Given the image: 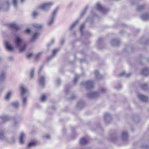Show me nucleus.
<instances>
[{
	"instance_id": "nucleus-54",
	"label": "nucleus",
	"mask_w": 149,
	"mask_h": 149,
	"mask_svg": "<svg viewBox=\"0 0 149 149\" xmlns=\"http://www.w3.org/2000/svg\"><path fill=\"white\" fill-rule=\"evenodd\" d=\"M9 59L10 60H12L13 59V57H12V56H10V57H9Z\"/></svg>"
},
{
	"instance_id": "nucleus-41",
	"label": "nucleus",
	"mask_w": 149,
	"mask_h": 149,
	"mask_svg": "<svg viewBox=\"0 0 149 149\" xmlns=\"http://www.w3.org/2000/svg\"><path fill=\"white\" fill-rule=\"evenodd\" d=\"M79 77V76L78 75H76L75 77L74 78V83H76Z\"/></svg>"
},
{
	"instance_id": "nucleus-15",
	"label": "nucleus",
	"mask_w": 149,
	"mask_h": 149,
	"mask_svg": "<svg viewBox=\"0 0 149 149\" xmlns=\"http://www.w3.org/2000/svg\"><path fill=\"white\" fill-rule=\"evenodd\" d=\"M121 137L123 141H126L128 137V135L127 132L126 131L123 132L121 134Z\"/></svg>"
},
{
	"instance_id": "nucleus-32",
	"label": "nucleus",
	"mask_w": 149,
	"mask_h": 149,
	"mask_svg": "<svg viewBox=\"0 0 149 149\" xmlns=\"http://www.w3.org/2000/svg\"><path fill=\"white\" fill-rule=\"evenodd\" d=\"M12 105L15 108H17L19 106V104L17 102H13L12 103Z\"/></svg>"
},
{
	"instance_id": "nucleus-29",
	"label": "nucleus",
	"mask_w": 149,
	"mask_h": 149,
	"mask_svg": "<svg viewBox=\"0 0 149 149\" xmlns=\"http://www.w3.org/2000/svg\"><path fill=\"white\" fill-rule=\"evenodd\" d=\"M88 8V6H86L84 10L81 13L80 17H82L83 15L86 13V11Z\"/></svg>"
},
{
	"instance_id": "nucleus-43",
	"label": "nucleus",
	"mask_w": 149,
	"mask_h": 149,
	"mask_svg": "<svg viewBox=\"0 0 149 149\" xmlns=\"http://www.w3.org/2000/svg\"><path fill=\"white\" fill-rule=\"evenodd\" d=\"M55 41V40L54 39H52L51 40V43H48L47 45V47L49 48L50 46L54 43Z\"/></svg>"
},
{
	"instance_id": "nucleus-24",
	"label": "nucleus",
	"mask_w": 149,
	"mask_h": 149,
	"mask_svg": "<svg viewBox=\"0 0 149 149\" xmlns=\"http://www.w3.org/2000/svg\"><path fill=\"white\" fill-rule=\"evenodd\" d=\"M6 73L4 72H1L0 75V83L3 81L4 80L5 77Z\"/></svg>"
},
{
	"instance_id": "nucleus-52",
	"label": "nucleus",
	"mask_w": 149,
	"mask_h": 149,
	"mask_svg": "<svg viewBox=\"0 0 149 149\" xmlns=\"http://www.w3.org/2000/svg\"><path fill=\"white\" fill-rule=\"evenodd\" d=\"M64 42V40H62L61 42V44H63Z\"/></svg>"
},
{
	"instance_id": "nucleus-21",
	"label": "nucleus",
	"mask_w": 149,
	"mask_h": 149,
	"mask_svg": "<svg viewBox=\"0 0 149 149\" xmlns=\"http://www.w3.org/2000/svg\"><path fill=\"white\" fill-rule=\"evenodd\" d=\"M142 19L144 21L148 20L149 19V14L148 13H145L141 16Z\"/></svg>"
},
{
	"instance_id": "nucleus-30",
	"label": "nucleus",
	"mask_w": 149,
	"mask_h": 149,
	"mask_svg": "<svg viewBox=\"0 0 149 149\" xmlns=\"http://www.w3.org/2000/svg\"><path fill=\"white\" fill-rule=\"evenodd\" d=\"M78 22L79 20H77L75 22H74L70 27V30H72L75 27Z\"/></svg>"
},
{
	"instance_id": "nucleus-18",
	"label": "nucleus",
	"mask_w": 149,
	"mask_h": 149,
	"mask_svg": "<svg viewBox=\"0 0 149 149\" xmlns=\"http://www.w3.org/2000/svg\"><path fill=\"white\" fill-rule=\"evenodd\" d=\"M5 43L6 48L8 50L11 51L13 50V47L9 45L8 42L6 41Z\"/></svg>"
},
{
	"instance_id": "nucleus-35",
	"label": "nucleus",
	"mask_w": 149,
	"mask_h": 149,
	"mask_svg": "<svg viewBox=\"0 0 149 149\" xmlns=\"http://www.w3.org/2000/svg\"><path fill=\"white\" fill-rule=\"evenodd\" d=\"M13 2L14 8H17L18 6L17 0H13Z\"/></svg>"
},
{
	"instance_id": "nucleus-51",
	"label": "nucleus",
	"mask_w": 149,
	"mask_h": 149,
	"mask_svg": "<svg viewBox=\"0 0 149 149\" xmlns=\"http://www.w3.org/2000/svg\"><path fill=\"white\" fill-rule=\"evenodd\" d=\"M60 82H61V81L59 79H58L57 80V81H56L57 84H59Z\"/></svg>"
},
{
	"instance_id": "nucleus-4",
	"label": "nucleus",
	"mask_w": 149,
	"mask_h": 149,
	"mask_svg": "<svg viewBox=\"0 0 149 149\" xmlns=\"http://www.w3.org/2000/svg\"><path fill=\"white\" fill-rule=\"evenodd\" d=\"M58 10V8H56L52 12L50 19L47 23V25L48 26H51L54 23Z\"/></svg>"
},
{
	"instance_id": "nucleus-25",
	"label": "nucleus",
	"mask_w": 149,
	"mask_h": 149,
	"mask_svg": "<svg viewBox=\"0 0 149 149\" xmlns=\"http://www.w3.org/2000/svg\"><path fill=\"white\" fill-rule=\"evenodd\" d=\"M58 50L57 49H55L53 50V53H52V55L49 57L47 58V60H50L51 58L54 57L56 54V53L58 51Z\"/></svg>"
},
{
	"instance_id": "nucleus-44",
	"label": "nucleus",
	"mask_w": 149,
	"mask_h": 149,
	"mask_svg": "<svg viewBox=\"0 0 149 149\" xmlns=\"http://www.w3.org/2000/svg\"><path fill=\"white\" fill-rule=\"evenodd\" d=\"M33 54L32 53H29L27 56V57L28 58H30L32 56Z\"/></svg>"
},
{
	"instance_id": "nucleus-7",
	"label": "nucleus",
	"mask_w": 149,
	"mask_h": 149,
	"mask_svg": "<svg viewBox=\"0 0 149 149\" xmlns=\"http://www.w3.org/2000/svg\"><path fill=\"white\" fill-rule=\"evenodd\" d=\"M22 119V117L20 116H18L16 117L14 119L13 123V127H15L18 124Z\"/></svg>"
},
{
	"instance_id": "nucleus-36",
	"label": "nucleus",
	"mask_w": 149,
	"mask_h": 149,
	"mask_svg": "<svg viewBox=\"0 0 149 149\" xmlns=\"http://www.w3.org/2000/svg\"><path fill=\"white\" fill-rule=\"evenodd\" d=\"M27 103V98L26 97L23 98L22 100V105L24 107L25 106Z\"/></svg>"
},
{
	"instance_id": "nucleus-20",
	"label": "nucleus",
	"mask_w": 149,
	"mask_h": 149,
	"mask_svg": "<svg viewBox=\"0 0 149 149\" xmlns=\"http://www.w3.org/2000/svg\"><path fill=\"white\" fill-rule=\"evenodd\" d=\"M39 33H35L32 38L31 39V41L32 42H34L38 38L39 36Z\"/></svg>"
},
{
	"instance_id": "nucleus-27",
	"label": "nucleus",
	"mask_w": 149,
	"mask_h": 149,
	"mask_svg": "<svg viewBox=\"0 0 149 149\" xmlns=\"http://www.w3.org/2000/svg\"><path fill=\"white\" fill-rule=\"evenodd\" d=\"M95 77L97 79H102L101 76L99 74L98 71L97 70H96L95 72Z\"/></svg>"
},
{
	"instance_id": "nucleus-10",
	"label": "nucleus",
	"mask_w": 149,
	"mask_h": 149,
	"mask_svg": "<svg viewBox=\"0 0 149 149\" xmlns=\"http://www.w3.org/2000/svg\"><path fill=\"white\" fill-rule=\"evenodd\" d=\"M137 96L139 99L143 102H146L148 100V97L144 95L139 93Z\"/></svg>"
},
{
	"instance_id": "nucleus-49",
	"label": "nucleus",
	"mask_w": 149,
	"mask_h": 149,
	"mask_svg": "<svg viewBox=\"0 0 149 149\" xmlns=\"http://www.w3.org/2000/svg\"><path fill=\"white\" fill-rule=\"evenodd\" d=\"M25 32L27 33H29L30 32V30L29 29H27L25 30Z\"/></svg>"
},
{
	"instance_id": "nucleus-38",
	"label": "nucleus",
	"mask_w": 149,
	"mask_h": 149,
	"mask_svg": "<svg viewBox=\"0 0 149 149\" xmlns=\"http://www.w3.org/2000/svg\"><path fill=\"white\" fill-rule=\"evenodd\" d=\"M34 71L35 68H34L31 69L30 72V77L31 78H32L34 76Z\"/></svg>"
},
{
	"instance_id": "nucleus-3",
	"label": "nucleus",
	"mask_w": 149,
	"mask_h": 149,
	"mask_svg": "<svg viewBox=\"0 0 149 149\" xmlns=\"http://www.w3.org/2000/svg\"><path fill=\"white\" fill-rule=\"evenodd\" d=\"M5 131L3 130H0V140L8 142H13L15 139L14 137L12 138V141H10L9 138L5 136Z\"/></svg>"
},
{
	"instance_id": "nucleus-53",
	"label": "nucleus",
	"mask_w": 149,
	"mask_h": 149,
	"mask_svg": "<svg viewBox=\"0 0 149 149\" xmlns=\"http://www.w3.org/2000/svg\"><path fill=\"white\" fill-rule=\"evenodd\" d=\"M75 97V96L74 95H72L71 96V99H74Z\"/></svg>"
},
{
	"instance_id": "nucleus-19",
	"label": "nucleus",
	"mask_w": 149,
	"mask_h": 149,
	"mask_svg": "<svg viewBox=\"0 0 149 149\" xmlns=\"http://www.w3.org/2000/svg\"><path fill=\"white\" fill-rule=\"evenodd\" d=\"M9 27L11 29H15L16 31L19 29L18 26L15 24H10L9 25Z\"/></svg>"
},
{
	"instance_id": "nucleus-37",
	"label": "nucleus",
	"mask_w": 149,
	"mask_h": 149,
	"mask_svg": "<svg viewBox=\"0 0 149 149\" xmlns=\"http://www.w3.org/2000/svg\"><path fill=\"white\" fill-rule=\"evenodd\" d=\"M36 145V143L34 142H30L29 143L28 145V147H31L33 146H34Z\"/></svg>"
},
{
	"instance_id": "nucleus-22",
	"label": "nucleus",
	"mask_w": 149,
	"mask_h": 149,
	"mask_svg": "<svg viewBox=\"0 0 149 149\" xmlns=\"http://www.w3.org/2000/svg\"><path fill=\"white\" fill-rule=\"evenodd\" d=\"M10 6V3L7 0L3 6V7L6 10L8 9Z\"/></svg>"
},
{
	"instance_id": "nucleus-14",
	"label": "nucleus",
	"mask_w": 149,
	"mask_h": 149,
	"mask_svg": "<svg viewBox=\"0 0 149 149\" xmlns=\"http://www.w3.org/2000/svg\"><path fill=\"white\" fill-rule=\"evenodd\" d=\"M141 73L145 76L149 75V69L148 68H144L141 71Z\"/></svg>"
},
{
	"instance_id": "nucleus-55",
	"label": "nucleus",
	"mask_w": 149,
	"mask_h": 149,
	"mask_svg": "<svg viewBox=\"0 0 149 149\" xmlns=\"http://www.w3.org/2000/svg\"><path fill=\"white\" fill-rule=\"evenodd\" d=\"M121 87V86L120 85H119V87H116V88L117 89H119V88H120Z\"/></svg>"
},
{
	"instance_id": "nucleus-42",
	"label": "nucleus",
	"mask_w": 149,
	"mask_h": 149,
	"mask_svg": "<svg viewBox=\"0 0 149 149\" xmlns=\"http://www.w3.org/2000/svg\"><path fill=\"white\" fill-rule=\"evenodd\" d=\"M42 52H40L37 54L36 56V60H37L40 56L42 54Z\"/></svg>"
},
{
	"instance_id": "nucleus-50",
	"label": "nucleus",
	"mask_w": 149,
	"mask_h": 149,
	"mask_svg": "<svg viewBox=\"0 0 149 149\" xmlns=\"http://www.w3.org/2000/svg\"><path fill=\"white\" fill-rule=\"evenodd\" d=\"M45 138L47 139H49L50 138V136L49 135H47L45 136Z\"/></svg>"
},
{
	"instance_id": "nucleus-12",
	"label": "nucleus",
	"mask_w": 149,
	"mask_h": 149,
	"mask_svg": "<svg viewBox=\"0 0 149 149\" xmlns=\"http://www.w3.org/2000/svg\"><path fill=\"white\" fill-rule=\"evenodd\" d=\"M38 77V80L39 83L40 85L43 86L45 83V77L43 76H40L39 75Z\"/></svg>"
},
{
	"instance_id": "nucleus-39",
	"label": "nucleus",
	"mask_w": 149,
	"mask_h": 149,
	"mask_svg": "<svg viewBox=\"0 0 149 149\" xmlns=\"http://www.w3.org/2000/svg\"><path fill=\"white\" fill-rule=\"evenodd\" d=\"M46 97L45 95H43L42 96L41 98V101L42 102H44L46 100Z\"/></svg>"
},
{
	"instance_id": "nucleus-2",
	"label": "nucleus",
	"mask_w": 149,
	"mask_h": 149,
	"mask_svg": "<svg viewBox=\"0 0 149 149\" xmlns=\"http://www.w3.org/2000/svg\"><path fill=\"white\" fill-rule=\"evenodd\" d=\"M54 4L52 2L44 3L40 4L39 8L45 12H47Z\"/></svg>"
},
{
	"instance_id": "nucleus-56",
	"label": "nucleus",
	"mask_w": 149,
	"mask_h": 149,
	"mask_svg": "<svg viewBox=\"0 0 149 149\" xmlns=\"http://www.w3.org/2000/svg\"><path fill=\"white\" fill-rule=\"evenodd\" d=\"M24 1V0H21V2L22 3Z\"/></svg>"
},
{
	"instance_id": "nucleus-31",
	"label": "nucleus",
	"mask_w": 149,
	"mask_h": 149,
	"mask_svg": "<svg viewBox=\"0 0 149 149\" xmlns=\"http://www.w3.org/2000/svg\"><path fill=\"white\" fill-rule=\"evenodd\" d=\"M33 26L37 29H40L42 27L43 25L41 24H35Z\"/></svg>"
},
{
	"instance_id": "nucleus-16",
	"label": "nucleus",
	"mask_w": 149,
	"mask_h": 149,
	"mask_svg": "<svg viewBox=\"0 0 149 149\" xmlns=\"http://www.w3.org/2000/svg\"><path fill=\"white\" fill-rule=\"evenodd\" d=\"M120 41L117 39H113L111 41V43L112 45L116 46L119 45Z\"/></svg>"
},
{
	"instance_id": "nucleus-47",
	"label": "nucleus",
	"mask_w": 149,
	"mask_h": 149,
	"mask_svg": "<svg viewBox=\"0 0 149 149\" xmlns=\"http://www.w3.org/2000/svg\"><path fill=\"white\" fill-rule=\"evenodd\" d=\"M32 15L33 17H35L38 15V13L36 12H34L33 13Z\"/></svg>"
},
{
	"instance_id": "nucleus-9",
	"label": "nucleus",
	"mask_w": 149,
	"mask_h": 149,
	"mask_svg": "<svg viewBox=\"0 0 149 149\" xmlns=\"http://www.w3.org/2000/svg\"><path fill=\"white\" fill-rule=\"evenodd\" d=\"M96 8L98 10L103 13H104L105 11H106V9L99 3H97L96 4Z\"/></svg>"
},
{
	"instance_id": "nucleus-23",
	"label": "nucleus",
	"mask_w": 149,
	"mask_h": 149,
	"mask_svg": "<svg viewBox=\"0 0 149 149\" xmlns=\"http://www.w3.org/2000/svg\"><path fill=\"white\" fill-rule=\"evenodd\" d=\"M88 142V139L85 138H83L80 140V143L81 145H83L86 144Z\"/></svg>"
},
{
	"instance_id": "nucleus-26",
	"label": "nucleus",
	"mask_w": 149,
	"mask_h": 149,
	"mask_svg": "<svg viewBox=\"0 0 149 149\" xmlns=\"http://www.w3.org/2000/svg\"><path fill=\"white\" fill-rule=\"evenodd\" d=\"M12 94V92L11 91H9L8 92L5 96V99L7 100H9L11 97Z\"/></svg>"
},
{
	"instance_id": "nucleus-33",
	"label": "nucleus",
	"mask_w": 149,
	"mask_h": 149,
	"mask_svg": "<svg viewBox=\"0 0 149 149\" xmlns=\"http://www.w3.org/2000/svg\"><path fill=\"white\" fill-rule=\"evenodd\" d=\"M131 75V74H126L125 72H123L120 74V76H124L126 77H128Z\"/></svg>"
},
{
	"instance_id": "nucleus-57",
	"label": "nucleus",
	"mask_w": 149,
	"mask_h": 149,
	"mask_svg": "<svg viewBox=\"0 0 149 149\" xmlns=\"http://www.w3.org/2000/svg\"><path fill=\"white\" fill-rule=\"evenodd\" d=\"M1 5H0V8H1Z\"/></svg>"
},
{
	"instance_id": "nucleus-46",
	"label": "nucleus",
	"mask_w": 149,
	"mask_h": 149,
	"mask_svg": "<svg viewBox=\"0 0 149 149\" xmlns=\"http://www.w3.org/2000/svg\"><path fill=\"white\" fill-rule=\"evenodd\" d=\"M100 91L103 93H105L106 91V90L105 88H102L101 89Z\"/></svg>"
},
{
	"instance_id": "nucleus-28",
	"label": "nucleus",
	"mask_w": 149,
	"mask_h": 149,
	"mask_svg": "<svg viewBox=\"0 0 149 149\" xmlns=\"http://www.w3.org/2000/svg\"><path fill=\"white\" fill-rule=\"evenodd\" d=\"M148 84L146 83H144L142 85V89L144 90L147 91L148 88Z\"/></svg>"
},
{
	"instance_id": "nucleus-34",
	"label": "nucleus",
	"mask_w": 149,
	"mask_h": 149,
	"mask_svg": "<svg viewBox=\"0 0 149 149\" xmlns=\"http://www.w3.org/2000/svg\"><path fill=\"white\" fill-rule=\"evenodd\" d=\"M145 7V6L144 5H140L138 6L137 8V10L138 11H140L143 9Z\"/></svg>"
},
{
	"instance_id": "nucleus-13",
	"label": "nucleus",
	"mask_w": 149,
	"mask_h": 149,
	"mask_svg": "<svg viewBox=\"0 0 149 149\" xmlns=\"http://www.w3.org/2000/svg\"><path fill=\"white\" fill-rule=\"evenodd\" d=\"M20 90L22 95H24L27 91V89L25 86L23 84H21L20 86Z\"/></svg>"
},
{
	"instance_id": "nucleus-17",
	"label": "nucleus",
	"mask_w": 149,
	"mask_h": 149,
	"mask_svg": "<svg viewBox=\"0 0 149 149\" xmlns=\"http://www.w3.org/2000/svg\"><path fill=\"white\" fill-rule=\"evenodd\" d=\"M25 136V134L24 133L22 132L21 133L19 137V143L21 144H23L24 142V139Z\"/></svg>"
},
{
	"instance_id": "nucleus-48",
	"label": "nucleus",
	"mask_w": 149,
	"mask_h": 149,
	"mask_svg": "<svg viewBox=\"0 0 149 149\" xmlns=\"http://www.w3.org/2000/svg\"><path fill=\"white\" fill-rule=\"evenodd\" d=\"M83 104V103L82 102H79L77 103V105L78 106V107H79L80 106H81V105H82Z\"/></svg>"
},
{
	"instance_id": "nucleus-40",
	"label": "nucleus",
	"mask_w": 149,
	"mask_h": 149,
	"mask_svg": "<svg viewBox=\"0 0 149 149\" xmlns=\"http://www.w3.org/2000/svg\"><path fill=\"white\" fill-rule=\"evenodd\" d=\"M85 26L84 24H82L80 27V31L81 33V35H82L83 32V29Z\"/></svg>"
},
{
	"instance_id": "nucleus-11",
	"label": "nucleus",
	"mask_w": 149,
	"mask_h": 149,
	"mask_svg": "<svg viewBox=\"0 0 149 149\" xmlns=\"http://www.w3.org/2000/svg\"><path fill=\"white\" fill-rule=\"evenodd\" d=\"M0 119L2 121V123H5L10 119V118L7 115H3L0 116Z\"/></svg>"
},
{
	"instance_id": "nucleus-6",
	"label": "nucleus",
	"mask_w": 149,
	"mask_h": 149,
	"mask_svg": "<svg viewBox=\"0 0 149 149\" xmlns=\"http://www.w3.org/2000/svg\"><path fill=\"white\" fill-rule=\"evenodd\" d=\"M99 95V93L97 92H90L87 95V97L89 98H95L98 96Z\"/></svg>"
},
{
	"instance_id": "nucleus-8",
	"label": "nucleus",
	"mask_w": 149,
	"mask_h": 149,
	"mask_svg": "<svg viewBox=\"0 0 149 149\" xmlns=\"http://www.w3.org/2000/svg\"><path fill=\"white\" fill-rule=\"evenodd\" d=\"M104 118L105 123H109L111 121V115L108 113H105L104 115Z\"/></svg>"
},
{
	"instance_id": "nucleus-5",
	"label": "nucleus",
	"mask_w": 149,
	"mask_h": 149,
	"mask_svg": "<svg viewBox=\"0 0 149 149\" xmlns=\"http://www.w3.org/2000/svg\"><path fill=\"white\" fill-rule=\"evenodd\" d=\"M81 84L84 86L87 89L92 88L94 86V84L93 81L91 80L83 81L81 83Z\"/></svg>"
},
{
	"instance_id": "nucleus-1",
	"label": "nucleus",
	"mask_w": 149,
	"mask_h": 149,
	"mask_svg": "<svg viewBox=\"0 0 149 149\" xmlns=\"http://www.w3.org/2000/svg\"><path fill=\"white\" fill-rule=\"evenodd\" d=\"M23 40L19 36H16L14 40V43L17 48H19L20 52H23L25 49L27 45L26 43L22 44Z\"/></svg>"
},
{
	"instance_id": "nucleus-45",
	"label": "nucleus",
	"mask_w": 149,
	"mask_h": 149,
	"mask_svg": "<svg viewBox=\"0 0 149 149\" xmlns=\"http://www.w3.org/2000/svg\"><path fill=\"white\" fill-rule=\"evenodd\" d=\"M43 66H42L40 67V68L39 69L38 72V75H40V73L41 72V71H42V69H43Z\"/></svg>"
}]
</instances>
